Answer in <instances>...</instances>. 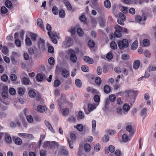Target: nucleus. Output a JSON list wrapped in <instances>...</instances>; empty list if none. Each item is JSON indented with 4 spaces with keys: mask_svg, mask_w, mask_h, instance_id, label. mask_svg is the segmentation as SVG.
Returning <instances> with one entry per match:
<instances>
[{
    "mask_svg": "<svg viewBox=\"0 0 156 156\" xmlns=\"http://www.w3.org/2000/svg\"><path fill=\"white\" fill-rule=\"evenodd\" d=\"M15 143L17 145H20L22 144V141L21 139L19 138H16L15 140Z\"/></svg>",
    "mask_w": 156,
    "mask_h": 156,
    "instance_id": "nucleus-26",
    "label": "nucleus"
},
{
    "mask_svg": "<svg viewBox=\"0 0 156 156\" xmlns=\"http://www.w3.org/2000/svg\"><path fill=\"white\" fill-rule=\"evenodd\" d=\"M110 47L112 49H116L117 48L116 44L115 42L112 41L110 44Z\"/></svg>",
    "mask_w": 156,
    "mask_h": 156,
    "instance_id": "nucleus-37",
    "label": "nucleus"
},
{
    "mask_svg": "<svg viewBox=\"0 0 156 156\" xmlns=\"http://www.w3.org/2000/svg\"><path fill=\"white\" fill-rule=\"evenodd\" d=\"M93 8L95 9L96 11L100 13H101L102 12V10L101 8L98 5H96L93 7Z\"/></svg>",
    "mask_w": 156,
    "mask_h": 156,
    "instance_id": "nucleus-36",
    "label": "nucleus"
},
{
    "mask_svg": "<svg viewBox=\"0 0 156 156\" xmlns=\"http://www.w3.org/2000/svg\"><path fill=\"white\" fill-rule=\"evenodd\" d=\"M65 5L66 6L68 9L69 10H71L72 9V7L70 4L68 2H65Z\"/></svg>",
    "mask_w": 156,
    "mask_h": 156,
    "instance_id": "nucleus-47",
    "label": "nucleus"
},
{
    "mask_svg": "<svg viewBox=\"0 0 156 156\" xmlns=\"http://www.w3.org/2000/svg\"><path fill=\"white\" fill-rule=\"evenodd\" d=\"M94 99L95 102H99L100 100V97L98 95H96L94 97Z\"/></svg>",
    "mask_w": 156,
    "mask_h": 156,
    "instance_id": "nucleus-63",
    "label": "nucleus"
},
{
    "mask_svg": "<svg viewBox=\"0 0 156 156\" xmlns=\"http://www.w3.org/2000/svg\"><path fill=\"white\" fill-rule=\"evenodd\" d=\"M37 24L38 26L40 27L42 29H44L43 21L41 19H39L37 20Z\"/></svg>",
    "mask_w": 156,
    "mask_h": 156,
    "instance_id": "nucleus-18",
    "label": "nucleus"
},
{
    "mask_svg": "<svg viewBox=\"0 0 156 156\" xmlns=\"http://www.w3.org/2000/svg\"><path fill=\"white\" fill-rule=\"evenodd\" d=\"M69 54L70 55V59L73 63H75L77 60V58L75 55V51L71 49H70L68 50Z\"/></svg>",
    "mask_w": 156,
    "mask_h": 156,
    "instance_id": "nucleus-1",
    "label": "nucleus"
},
{
    "mask_svg": "<svg viewBox=\"0 0 156 156\" xmlns=\"http://www.w3.org/2000/svg\"><path fill=\"white\" fill-rule=\"evenodd\" d=\"M53 13L55 15H57L58 13V9L55 6H54L52 8Z\"/></svg>",
    "mask_w": 156,
    "mask_h": 156,
    "instance_id": "nucleus-30",
    "label": "nucleus"
},
{
    "mask_svg": "<svg viewBox=\"0 0 156 156\" xmlns=\"http://www.w3.org/2000/svg\"><path fill=\"white\" fill-rule=\"evenodd\" d=\"M30 34L31 39L33 41H35L37 37V35L32 33H30Z\"/></svg>",
    "mask_w": 156,
    "mask_h": 156,
    "instance_id": "nucleus-49",
    "label": "nucleus"
},
{
    "mask_svg": "<svg viewBox=\"0 0 156 156\" xmlns=\"http://www.w3.org/2000/svg\"><path fill=\"white\" fill-rule=\"evenodd\" d=\"M148 70L149 71H156V66H150L148 67Z\"/></svg>",
    "mask_w": 156,
    "mask_h": 156,
    "instance_id": "nucleus-64",
    "label": "nucleus"
},
{
    "mask_svg": "<svg viewBox=\"0 0 156 156\" xmlns=\"http://www.w3.org/2000/svg\"><path fill=\"white\" fill-rule=\"evenodd\" d=\"M111 88L108 85H105L104 86V92L106 94H108L111 91Z\"/></svg>",
    "mask_w": 156,
    "mask_h": 156,
    "instance_id": "nucleus-23",
    "label": "nucleus"
},
{
    "mask_svg": "<svg viewBox=\"0 0 156 156\" xmlns=\"http://www.w3.org/2000/svg\"><path fill=\"white\" fill-rule=\"evenodd\" d=\"M62 75L65 78H67L69 75L68 71L66 69L62 70Z\"/></svg>",
    "mask_w": 156,
    "mask_h": 156,
    "instance_id": "nucleus-15",
    "label": "nucleus"
},
{
    "mask_svg": "<svg viewBox=\"0 0 156 156\" xmlns=\"http://www.w3.org/2000/svg\"><path fill=\"white\" fill-rule=\"evenodd\" d=\"M129 58V56L128 55L124 54H123L122 56V59L124 60H127Z\"/></svg>",
    "mask_w": 156,
    "mask_h": 156,
    "instance_id": "nucleus-35",
    "label": "nucleus"
},
{
    "mask_svg": "<svg viewBox=\"0 0 156 156\" xmlns=\"http://www.w3.org/2000/svg\"><path fill=\"white\" fill-rule=\"evenodd\" d=\"M88 45L90 47L93 48L94 47V43L92 40H90L88 42Z\"/></svg>",
    "mask_w": 156,
    "mask_h": 156,
    "instance_id": "nucleus-53",
    "label": "nucleus"
},
{
    "mask_svg": "<svg viewBox=\"0 0 156 156\" xmlns=\"http://www.w3.org/2000/svg\"><path fill=\"white\" fill-rule=\"evenodd\" d=\"M123 109L125 112H127L130 109V106L129 105L125 104L123 105Z\"/></svg>",
    "mask_w": 156,
    "mask_h": 156,
    "instance_id": "nucleus-20",
    "label": "nucleus"
},
{
    "mask_svg": "<svg viewBox=\"0 0 156 156\" xmlns=\"http://www.w3.org/2000/svg\"><path fill=\"white\" fill-rule=\"evenodd\" d=\"M118 45L120 49H122L124 48H126L128 46V42L126 39H123L118 43Z\"/></svg>",
    "mask_w": 156,
    "mask_h": 156,
    "instance_id": "nucleus-3",
    "label": "nucleus"
},
{
    "mask_svg": "<svg viewBox=\"0 0 156 156\" xmlns=\"http://www.w3.org/2000/svg\"><path fill=\"white\" fill-rule=\"evenodd\" d=\"M126 130L129 133L130 136H132L134 133V129L132 126L131 125H128L126 126Z\"/></svg>",
    "mask_w": 156,
    "mask_h": 156,
    "instance_id": "nucleus-6",
    "label": "nucleus"
},
{
    "mask_svg": "<svg viewBox=\"0 0 156 156\" xmlns=\"http://www.w3.org/2000/svg\"><path fill=\"white\" fill-rule=\"evenodd\" d=\"M44 123L45 126L48 128L52 132L54 133L55 132L54 130L53 129L51 125L48 121L45 120L44 121Z\"/></svg>",
    "mask_w": 156,
    "mask_h": 156,
    "instance_id": "nucleus-7",
    "label": "nucleus"
},
{
    "mask_svg": "<svg viewBox=\"0 0 156 156\" xmlns=\"http://www.w3.org/2000/svg\"><path fill=\"white\" fill-rule=\"evenodd\" d=\"M147 109L146 108H143L141 111V115L143 116L146 114Z\"/></svg>",
    "mask_w": 156,
    "mask_h": 156,
    "instance_id": "nucleus-59",
    "label": "nucleus"
},
{
    "mask_svg": "<svg viewBox=\"0 0 156 156\" xmlns=\"http://www.w3.org/2000/svg\"><path fill=\"white\" fill-rule=\"evenodd\" d=\"M53 143H50V141H46L44 143L43 145V146L44 148L47 147H50V144H52Z\"/></svg>",
    "mask_w": 156,
    "mask_h": 156,
    "instance_id": "nucleus-45",
    "label": "nucleus"
},
{
    "mask_svg": "<svg viewBox=\"0 0 156 156\" xmlns=\"http://www.w3.org/2000/svg\"><path fill=\"white\" fill-rule=\"evenodd\" d=\"M95 82L98 85H99L101 84V80L99 77H96L95 79Z\"/></svg>",
    "mask_w": 156,
    "mask_h": 156,
    "instance_id": "nucleus-42",
    "label": "nucleus"
},
{
    "mask_svg": "<svg viewBox=\"0 0 156 156\" xmlns=\"http://www.w3.org/2000/svg\"><path fill=\"white\" fill-rule=\"evenodd\" d=\"M109 98L111 101H114L115 99V96L114 94H111L109 95Z\"/></svg>",
    "mask_w": 156,
    "mask_h": 156,
    "instance_id": "nucleus-60",
    "label": "nucleus"
},
{
    "mask_svg": "<svg viewBox=\"0 0 156 156\" xmlns=\"http://www.w3.org/2000/svg\"><path fill=\"white\" fill-rule=\"evenodd\" d=\"M97 106L94 103L89 104L88 105L89 111V112L92 111L93 109L96 108Z\"/></svg>",
    "mask_w": 156,
    "mask_h": 156,
    "instance_id": "nucleus-14",
    "label": "nucleus"
},
{
    "mask_svg": "<svg viewBox=\"0 0 156 156\" xmlns=\"http://www.w3.org/2000/svg\"><path fill=\"white\" fill-rule=\"evenodd\" d=\"M113 57L112 53L111 52H109L108 53L106 56L108 60H111Z\"/></svg>",
    "mask_w": 156,
    "mask_h": 156,
    "instance_id": "nucleus-48",
    "label": "nucleus"
},
{
    "mask_svg": "<svg viewBox=\"0 0 156 156\" xmlns=\"http://www.w3.org/2000/svg\"><path fill=\"white\" fill-rule=\"evenodd\" d=\"M73 41L70 37L67 38L65 41L64 42V44L65 45V47H68L72 45Z\"/></svg>",
    "mask_w": 156,
    "mask_h": 156,
    "instance_id": "nucleus-5",
    "label": "nucleus"
},
{
    "mask_svg": "<svg viewBox=\"0 0 156 156\" xmlns=\"http://www.w3.org/2000/svg\"><path fill=\"white\" fill-rule=\"evenodd\" d=\"M105 6L107 8H110L111 7V4L110 1L108 0H106L104 2Z\"/></svg>",
    "mask_w": 156,
    "mask_h": 156,
    "instance_id": "nucleus-21",
    "label": "nucleus"
},
{
    "mask_svg": "<svg viewBox=\"0 0 156 156\" xmlns=\"http://www.w3.org/2000/svg\"><path fill=\"white\" fill-rule=\"evenodd\" d=\"M75 84L76 86L79 87H81L82 85L81 80L78 79H77L76 80Z\"/></svg>",
    "mask_w": 156,
    "mask_h": 156,
    "instance_id": "nucleus-31",
    "label": "nucleus"
},
{
    "mask_svg": "<svg viewBox=\"0 0 156 156\" xmlns=\"http://www.w3.org/2000/svg\"><path fill=\"white\" fill-rule=\"evenodd\" d=\"M10 79L12 81H15L16 79V76L14 74H12L10 76Z\"/></svg>",
    "mask_w": 156,
    "mask_h": 156,
    "instance_id": "nucleus-62",
    "label": "nucleus"
},
{
    "mask_svg": "<svg viewBox=\"0 0 156 156\" xmlns=\"http://www.w3.org/2000/svg\"><path fill=\"white\" fill-rule=\"evenodd\" d=\"M83 59L86 62L89 64H92L94 62L93 60L88 56H84Z\"/></svg>",
    "mask_w": 156,
    "mask_h": 156,
    "instance_id": "nucleus-11",
    "label": "nucleus"
},
{
    "mask_svg": "<svg viewBox=\"0 0 156 156\" xmlns=\"http://www.w3.org/2000/svg\"><path fill=\"white\" fill-rule=\"evenodd\" d=\"M43 79V75L40 73L38 74L36 76V80L38 81H42Z\"/></svg>",
    "mask_w": 156,
    "mask_h": 156,
    "instance_id": "nucleus-25",
    "label": "nucleus"
},
{
    "mask_svg": "<svg viewBox=\"0 0 156 156\" xmlns=\"http://www.w3.org/2000/svg\"><path fill=\"white\" fill-rule=\"evenodd\" d=\"M23 83L25 85L28 84L29 83V80L27 78L24 77L23 79Z\"/></svg>",
    "mask_w": 156,
    "mask_h": 156,
    "instance_id": "nucleus-58",
    "label": "nucleus"
},
{
    "mask_svg": "<svg viewBox=\"0 0 156 156\" xmlns=\"http://www.w3.org/2000/svg\"><path fill=\"white\" fill-rule=\"evenodd\" d=\"M29 95L31 98H34L36 95V93L33 90H29L28 92Z\"/></svg>",
    "mask_w": 156,
    "mask_h": 156,
    "instance_id": "nucleus-24",
    "label": "nucleus"
},
{
    "mask_svg": "<svg viewBox=\"0 0 156 156\" xmlns=\"http://www.w3.org/2000/svg\"><path fill=\"white\" fill-rule=\"evenodd\" d=\"M144 55L145 56L148 58L150 57L151 54L150 52V51L148 50H145L144 52Z\"/></svg>",
    "mask_w": 156,
    "mask_h": 156,
    "instance_id": "nucleus-57",
    "label": "nucleus"
},
{
    "mask_svg": "<svg viewBox=\"0 0 156 156\" xmlns=\"http://www.w3.org/2000/svg\"><path fill=\"white\" fill-rule=\"evenodd\" d=\"M25 43L26 44L29 46H30L32 44V42L30 38L27 37L25 40Z\"/></svg>",
    "mask_w": 156,
    "mask_h": 156,
    "instance_id": "nucleus-33",
    "label": "nucleus"
},
{
    "mask_svg": "<svg viewBox=\"0 0 156 156\" xmlns=\"http://www.w3.org/2000/svg\"><path fill=\"white\" fill-rule=\"evenodd\" d=\"M143 46L144 47L148 46L150 44V41L149 40L147 39H144L143 41Z\"/></svg>",
    "mask_w": 156,
    "mask_h": 156,
    "instance_id": "nucleus-28",
    "label": "nucleus"
},
{
    "mask_svg": "<svg viewBox=\"0 0 156 156\" xmlns=\"http://www.w3.org/2000/svg\"><path fill=\"white\" fill-rule=\"evenodd\" d=\"M46 109H47L46 107L41 105L37 106V111L39 112L42 113L45 111Z\"/></svg>",
    "mask_w": 156,
    "mask_h": 156,
    "instance_id": "nucleus-9",
    "label": "nucleus"
},
{
    "mask_svg": "<svg viewBox=\"0 0 156 156\" xmlns=\"http://www.w3.org/2000/svg\"><path fill=\"white\" fill-rule=\"evenodd\" d=\"M80 20L82 22H83L84 23L86 22V19L84 15H81L80 17Z\"/></svg>",
    "mask_w": 156,
    "mask_h": 156,
    "instance_id": "nucleus-46",
    "label": "nucleus"
},
{
    "mask_svg": "<svg viewBox=\"0 0 156 156\" xmlns=\"http://www.w3.org/2000/svg\"><path fill=\"white\" fill-rule=\"evenodd\" d=\"M138 41L136 40L135 41L132 45L131 48L132 50H135L138 46Z\"/></svg>",
    "mask_w": 156,
    "mask_h": 156,
    "instance_id": "nucleus-19",
    "label": "nucleus"
},
{
    "mask_svg": "<svg viewBox=\"0 0 156 156\" xmlns=\"http://www.w3.org/2000/svg\"><path fill=\"white\" fill-rule=\"evenodd\" d=\"M26 118L27 121L29 123H32L34 122V120L31 115H27Z\"/></svg>",
    "mask_w": 156,
    "mask_h": 156,
    "instance_id": "nucleus-16",
    "label": "nucleus"
},
{
    "mask_svg": "<svg viewBox=\"0 0 156 156\" xmlns=\"http://www.w3.org/2000/svg\"><path fill=\"white\" fill-rule=\"evenodd\" d=\"M115 29L114 33L115 36L118 37H120L122 36L121 32L122 30V27L117 24L115 26Z\"/></svg>",
    "mask_w": 156,
    "mask_h": 156,
    "instance_id": "nucleus-4",
    "label": "nucleus"
},
{
    "mask_svg": "<svg viewBox=\"0 0 156 156\" xmlns=\"http://www.w3.org/2000/svg\"><path fill=\"white\" fill-rule=\"evenodd\" d=\"M15 43L16 46L18 47H20L21 46V43L20 41L18 39H16L15 40Z\"/></svg>",
    "mask_w": 156,
    "mask_h": 156,
    "instance_id": "nucleus-52",
    "label": "nucleus"
},
{
    "mask_svg": "<svg viewBox=\"0 0 156 156\" xmlns=\"http://www.w3.org/2000/svg\"><path fill=\"white\" fill-rule=\"evenodd\" d=\"M90 146L89 144H86L84 145V149L87 152L89 151L90 150Z\"/></svg>",
    "mask_w": 156,
    "mask_h": 156,
    "instance_id": "nucleus-34",
    "label": "nucleus"
},
{
    "mask_svg": "<svg viewBox=\"0 0 156 156\" xmlns=\"http://www.w3.org/2000/svg\"><path fill=\"white\" fill-rule=\"evenodd\" d=\"M9 93L12 95L15 94L16 92L15 90L13 88H10L9 90Z\"/></svg>",
    "mask_w": 156,
    "mask_h": 156,
    "instance_id": "nucleus-61",
    "label": "nucleus"
},
{
    "mask_svg": "<svg viewBox=\"0 0 156 156\" xmlns=\"http://www.w3.org/2000/svg\"><path fill=\"white\" fill-rule=\"evenodd\" d=\"M1 12L3 14H6L8 11L7 9L5 6H2L1 9Z\"/></svg>",
    "mask_w": 156,
    "mask_h": 156,
    "instance_id": "nucleus-41",
    "label": "nucleus"
},
{
    "mask_svg": "<svg viewBox=\"0 0 156 156\" xmlns=\"http://www.w3.org/2000/svg\"><path fill=\"white\" fill-rule=\"evenodd\" d=\"M48 62L51 65H53L55 64V60L52 57H51L48 59Z\"/></svg>",
    "mask_w": 156,
    "mask_h": 156,
    "instance_id": "nucleus-56",
    "label": "nucleus"
},
{
    "mask_svg": "<svg viewBox=\"0 0 156 156\" xmlns=\"http://www.w3.org/2000/svg\"><path fill=\"white\" fill-rule=\"evenodd\" d=\"M136 21L138 22H140V21H142V20L144 21L146 20V19L145 17H144L143 20V17L139 16H136Z\"/></svg>",
    "mask_w": 156,
    "mask_h": 156,
    "instance_id": "nucleus-22",
    "label": "nucleus"
},
{
    "mask_svg": "<svg viewBox=\"0 0 156 156\" xmlns=\"http://www.w3.org/2000/svg\"><path fill=\"white\" fill-rule=\"evenodd\" d=\"M2 97L4 99H7L8 98V94L7 91H4L2 93Z\"/></svg>",
    "mask_w": 156,
    "mask_h": 156,
    "instance_id": "nucleus-40",
    "label": "nucleus"
},
{
    "mask_svg": "<svg viewBox=\"0 0 156 156\" xmlns=\"http://www.w3.org/2000/svg\"><path fill=\"white\" fill-rule=\"evenodd\" d=\"M26 89L24 87H20L17 90L18 93L20 95H22L24 94Z\"/></svg>",
    "mask_w": 156,
    "mask_h": 156,
    "instance_id": "nucleus-12",
    "label": "nucleus"
},
{
    "mask_svg": "<svg viewBox=\"0 0 156 156\" xmlns=\"http://www.w3.org/2000/svg\"><path fill=\"white\" fill-rule=\"evenodd\" d=\"M50 143H53L52 144H50V148H53L55 147V146H57L58 147L59 146V144L58 143L55 141L51 142Z\"/></svg>",
    "mask_w": 156,
    "mask_h": 156,
    "instance_id": "nucleus-39",
    "label": "nucleus"
},
{
    "mask_svg": "<svg viewBox=\"0 0 156 156\" xmlns=\"http://www.w3.org/2000/svg\"><path fill=\"white\" fill-rule=\"evenodd\" d=\"M61 84V82L58 80H56L54 82V86L55 87H57Z\"/></svg>",
    "mask_w": 156,
    "mask_h": 156,
    "instance_id": "nucleus-50",
    "label": "nucleus"
},
{
    "mask_svg": "<svg viewBox=\"0 0 156 156\" xmlns=\"http://www.w3.org/2000/svg\"><path fill=\"white\" fill-rule=\"evenodd\" d=\"M59 17L61 18H64L65 16L64 10H60L59 12Z\"/></svg>",
    "mask_w": 156,
    "mask_h": 156,
    "instance_id": "nucleus-29",
    "label": "nucleus"
},
{
    "mask_svg": "<svg viewBox=\"0 0 156 156\" xmlns=\"http://www.w3.org/2000/svg\"><path fill=\"white\" fill-rule=\"evenodd\" d=\"M77 32L80 36H82L84 34V32L82 29L80 28L77 29Z\"/></svg>",
    "mask_w": 156,
    "mask_h": 156,
    "instance_id": "nucleus-32",
    "label": "nucleus"
},
{
    "mask_svg": "<svg viewBox=\"0 0 156 156\" xmlns=\"http://www.w3.org/2000/svg\"><path fill=\"white\" fill-rule=\"evenodd\" d=\"M76 128L78 131H82L83 130V126L82 124H78L76 126Z\"/></svg>",
    "mask_w": 156,
    "mask_h": 156,
    "instance_id": "nucleus-44",
    "label": "nucleus"
},
{
    "mask_svg": "<svg viewBox=\"0 0 156 156\" xmlns=\"http://www.w3.org/2000/svg\"><path fill=\"white\" fill-rule=\"evenodd\" d=\"M5 140L6 143L8 144H10L12 143V140L10 135L5 134Z\"/></svg>",
    "mask_w": 156,
    "mask_h": 156,
    "instance_id": "nucleus-8",
    "label": "nucleus"
},
{
    "mask_svg": "<svg viewBox=\"0 0 156 156\" xmlns=\"http://www.w3.org/2000/svg\"><path fill=\"white\" fill-rule=\"evenodd\" d=\"M87 91L88 92H91L92 93H95L96 90L94 88H92L90 87H88L87 88Z\"/></svg>",
    "mask_w": 156,
    "mask_h": 156,
    "instance_id": "nucleus-54",
    "label": "nucleus"
},
{
    "mask_svg": "<svg viewBox=\"0 0 156 156\" xmlns=\"http://www.w3.org/2000/svg\"><path fill=\"white\" fill-rule=\"evenodd\" d=\"M5 6L8 8L12 7V5L11 2L9 0H6L5 2Z\"/></svg>",
    "mask_w": 156,
    "mask_h": 156,
    "instance_id": "nucleus-43",
    "label": "nucleus"
},
{
    "mask_svg": "<svg viewBox=\"0 0 156 156\" xmlns=\"http://www.w3.org/2000/svg\"><path fill=\"white\" fill-rule=\"evenodd\" d=\"M140 64V61L138 60H136L133 65V68L135 69H137L139 67Z\"/></svg>",
    "mask_w": 156,
    "mask_h": 156,
    "instance_id": "nucleus-13",
    "label": "nucleus"
},
{
    "mask_svg": "<svg viewBox=\"0 0 156 156\" xmlns=\"http://www.w3.org/2000/svg\"><path fill=\"white\" fill-rule=\"evenodd\" d=\"M135 94V92L133 90H126L124 92L125 96L127 97H129V95L132 94L134 95Z\"/></svg>",
    "mask_w": 156,
    "mask_h": 156,
    "instance_id": "nucleus-10",
    "label": "nucleus"
},
{
    "mask_svg": "<svg viewBox=\"0 0 156 156\" xmlns=\"http://www.w3.org/2000/svg\"><path fill=\"white\" fill-rule=\"evenodd\" d=\"M81 69L84 72H87L88 71V67L86 65L83 66Z\"/></svg>",
    "mask_w": 156,
    "mask_h": 156,
    "instance_id": "nucleus-55",
    "label": "nucleus"
},
{
    "mask_svg": "<svg viewBox=\"0 0 156 156\" xmlns=\"http://www.w3.org/2000/svg\"><path fill=\"white\" fill-rule=\"evenodd\" d=\"M48 35L50 36V37H51V36L52 37H53L55 38H59L56 33L55 32H52L51 33H50V32H48Z\"/></svg>",
    "mask_w": 156,
    "mask_h": 156,
    "instance_id": "nucleus-27",
    "label": "nucleus"
},
{
    "mask_svg": "<svg viewBox=\"0 0 156 156\" xmlns=\"http://www.w3.org/2000/svg\"><path fill=\"white\" fill-rule=\"evenodd\" d=\"M122 140L124 143L127 142L129 140V137L126 134H124L122 135Z\"/></svg>",
    "mask_w": 156,
    "mask_h": 156,
    "instance_id": "nucleus-17",
    "label": "nucleus"
},
{
    "mask_svg": "<svg viewBox=\"0 0 156 156\" xmlns=\"http://www.w3.org/2000/svg\"><path fill=\"white\" fill-rule=\"evenodd\" d=\"M119 18L121 19L122 20L125 21L126 20V16L121 12H119Z\"/></svg>",
    "mask_w": 156,
    "mask_h": 156,
    "instance_id": "nucleus-38",
    "label": "nucleus"
},
{
    "mask_svg": "<svg viewBox=\"0 0 156 156\" xmlns=\"http://www.w3.org/2000/svg\"><path fill=\"white\" fill-rule=\"evenodd\" d=\"M58 102L59 108H60V110L61 112V113L64 116H66L67 115L69 112V109L68 108H65V109H62L61 108V105L62 102V100L60 99H58Z\"/></svg>",
    "mask_w": 156,
    "mask_h": 156,
    "instance_id": "nucleus-2",
    "label": "nucleus"
},
{
    "mask_svg": "<svg viewBox=\"0 0 156 156\" xmlns=\"http://www.w3.org/2000/svg\"><path fill=\"white\" fill-rule=\"evenodd\" d=\"M78 118L80 119H83L84 117V114L81 111H80L78 114Z\"/></svg>",
    "mask_w": 156,
    "mask_h": 156,
    "instance_id": "nucleus-51",
    "label": "nucleus"
}]
</instances>
